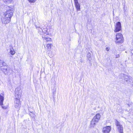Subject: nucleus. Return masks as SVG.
<instances>
[{
    "mask_svg": "<svg viewBox=\"0 0 133 133\" xmlns=\"http://www.w3.org/2000/svg\"><path fill=\"white\" fill-rule=\"evenodd\" d=\"M119 57V54L117 55L116 56V58H118Z\"/></svg>",
    "mask_w": 133,
    "mask_h": 133,
    "instance_id": "cd10ccee",
    "label": "nucleus"
},
{
    "mask_svg": "<svg viewBox=\"0 0 133 133\" xmlns=\"http://www.w3.org/2000/svg\"><path fill=\"white\" fill-rule=\"evenodd\" d=\"M75 7L77 11L80 10V5L78 1H74Z\"/></svg>",
    "mask_w": 133,
    "mask_h": 133,
    "instance_id": "9b49d317",
    "label": "nucleus"
},
{
    "mask_svg": "<svg viewBox=\"0 0 133 133\" xmlns=\"http://www.w3.org/2000/svg\"><path fill=\"white\" fill-rule=\"evenodd\" d=\"M48 55L50 58H51L54 56V54H53L52 51H50L48 53Z\"/></svg>",
    "mask_w": 133,
    "mask_h": 133,
    "instance_id": "412c9836",
    "label": "nucleus"
},
{
    "mask_svg": "<svg viewBox=\"0 0 133 133\" xmlns=\"http://www.w3.org/2000/svg\"><path fill=\"white\" fill-rule=\"evenodd\" d=\"M95 121L92 119L90 124V126L91 127H94L96 125Z\"/></svg>",
    "mask_w": 133,
    "mask_h": 133,
    "instance_id": "dca6fc26",
    "label": "nucleus"
},
{
    "mask_svg": "<svg viewBox=\"0 0 133 133\" xmlns=\"http://www.w3.org/2000/svg\"><path fill=\"white\" fill-rule=\"evenodd\" d=\"M128 105L129 107H130L132 105H133V103L131 102H129V104H128Z\"/></svg>",
    "mask_w": 133,
    "mask_h": 133,
    "instance_id": "393cba45",
    "label": "nucleus"
},
{
    "mask_svg": "<svg viewBox=\"0 0 133 133\" xmlns=\"http://www.w3.org/2000/svg\"><path fill=\"white\" fill-rule=\"evenodd\" d=\"M14 11L11 9L7 10L6 12L4 13L3 15L4 17H7L11 18L13 15Z\"/></svg>",
    "mask_w": 133,
    "mask_h": 133,
    "instance_id": "39448f33",
    "label": "nucleus"
},
{
    "mask_svg": "<svg viewBox=\"0 0 133 133\" xmlns=\"http://www.w3.org/2000/svg\"><path fill=\"white\" fill-rule=\"evenodd\" d=\"M130 80H129L128 83H129V82H130V83L133 85V78L130 77Z\"/></svg>",
    "mask_w": 133,
    "mask_h": 133,
    "instance_id": "5701e85b",
    "label": "nucleus"
},
{
    "mask_svg": "<svg viewBox=\"0 0 133 133\" xmlns=\"http://www.w3.org/2000/svg\"><path fill=\"white\" fill-rule=\"evenodd\" d=\"M80 62H81V63H82V62H83V61L82 59H81L80 60Z\"/></svg>",
    "mask_w": 133,
    "mask_h": 133,
    "instance_id": "c85d7f7f",
    "label": "nucleus"
},
{
    "mask_svg": "<svg viewBox=\"0 0 133 133\" xmlns=\"http://www.w3.org/2000/svg\"><path fill=\"white\" fill-rule=\"evenodd\" d=\"M91 54L89 52L87 54V59L89 61H90L91 60Z\"/></svg>",
    "mask_w": 133,
    "mask_h": 133,
    "instance_id": "6ab92c4d",
    "label": "nucleus"
},
{
    "mask_svg": "<svg viewBox=\"0 0 133 133\" xmlns=\"http://www.w3.org/2000/svg\"><path fill=\"white\" fill-rule=\"evenodd\" d=\"M40 29L42 30L43 32L45 34H46V35L48 34V32H47L48 29L46 28H44L43 29H42L41 28Z\"/></svg>",
    "mask_w": 133,
    "mask_h": 133,
    "instance_id": "f3484780",
    "label": "nucleus"
},
{
    "mask_svg": "<svg viewBox=\"0 0 133 133\" xmlns=\"http://www.w3.org/2000/svg\"><path fill=\"white\" fill-rule=\"evenodd\" d=\"M114 31L115 32L120 31L121 29V25L120 22H118L115 26Z\"/></svg>",
    "mask_w": 133,
    "mask_h": 133,
    "instance_id": "6e6552de",
    "label": "nucleus"
},
{
    "mask_svg": "<svg viewBox=\"0 0 133 133\" xmlns=\"http://www.w3.org/2000/svg\"><path fill=\"white\" fill-rule=\"evenodd\" d=\"M78 1V0H74V1Z\"/></svg>",
    "mask_w": 133,
    "mask_h": 133,
    "instance_id": "7c9ffc66",
    "label": "nucleus"
},
{
    "mask_svg": "<svg viewBox=\"0 0 133 133\" xmlns=\"http://www.w3.org/2000/svg\"><path fill=\"white\" fill-rule=\"evenodd\" d=\"M42 38L44 40H45L46 42L51 41V38L47 36H43Z\"/></svg>",
    "mask_w": 133,
    "mask_h": 133,
    "instance_id": "2eb2a0df",
    "label": "nucleus"
},
{
    "mask_svg": "<svg viewBox=\"0 0 133 133\" xmlns=\"http://www.w3.org/2000/svg\"><path fill=\"white\" fill-rule=\"evenodd\" d=\"M15 92L16 98L14 102V106L16 108L18 109L20 107L21 104L19 100L21 97V92L18 88L15 89Z\"/></svg>",
    "mask_w": 133,
    "mask_h": 133,
    "instance_id": "f257e3e1",
    "label": "nucleus"
},
{
    "mask_svg": "<svg viewBox=\"0 0 133 133\" xmlns=\"http://www.w3.org/2000/svg\"><path fill=\"white\" fill-rule=\"evenodd\" d=\"M35 26L37 28H40V26L39 25H36L35 24Z\"/></svg>",
    "mask_w": 133,
    "mask_h": 133,
    "instance_id": "a878e982",
    "label": "nucleus"
},
{
    "mask_svg": "<svg viewBox=\"0 0 133 133\" xmlns=\"http://www.w3.org/2000/svg\"><path fill=\"white\" fill-rule=\"evenodd\" d=\"M101 117V116L99 113L97 114L94 117L93 119L95 121V122H97Z\"/></svg>",
    "mask_w": 133,
    "mask_h": 133,
    "instance_id": "f8f14e48",
    "label": "nucleus"
},
{
    "mask_svg": "<svg viewBox=\"0 0 133 133\" xmlns=\"http://www.w3.org/2000/svg\"><path fill=\"white\" fill-rule=\"evenodd\" d=\"M29 111H30V113H31V114L30 113V114H29L33 118H35V117L36 116V115H35V114H34V112L33 111H30V110L29 109Z\"/></svg>",
    "mask_w": 133,
    "mask_h": 133,
    "instance_id": "a211bd4d",
    "label": "nucleus"
},
{
    "mask_svg": "<svg viewBox=\"0 0 133 133\" xmlns=\"http://www.w3.org/2000/svg\"><path fill=\"white\" fill-rule=\"evenodd\" d=\"M6 64V63L3 61L0 60V70H1L2 69V68H4Z\"/></svg>",
    "mask_w": 133,
    "mask_h": 133,
    "instance_id": "ddd939ff",
    "label": "nucleus"
},
{
    "mask_svg": "<svg viewBox=\"0 0 133 133\" xmlns=\"http://www.w3.org/2000/svg\"><path fill=\"white\" fill-rule=\"evenodd\" d=\"M4 97L1 95L0 94V105L1 106L2 108L4 109H5L6 108L3 105V102L4 100Z\"/></svg>",
    "mask_w": 133,
    "mask_h": 133,
    "instance_id": "9d476101",
    "label": "nucleus"
},
{
    "mask_svg": "<svg viewBox=\"0 0 133 133\" xmlns=\"http://www.w3.org/2000/svg\"><path fill=\"white\" fill-rule=\"evenodd\" d=\"M10 54L12 55H14L15 53V52L13 49L12 46V45H10Z\"/></svg>",
    "mask_w": 133,
    "mask_h": 133,
    "instance_id": "4468645a",
    "label": "nucleus"
},
{
    "mask_svg": "<svg viewBox=\"0 0 133 133\" xmlns=\"http://www.w3.org/2000/svg\"><path fill=\"white\" fill-rule=\"evenodd\" d=\"M13 0H3L4 2L6 3H11L12 2Z\"/></svg>",
    "mask_w": 133,
    "mask_h": 133,
    "instance_id": "aec40b11",
    "label": "nucleus"
},
{
    "mask_svg": "<svg viewBox=\"0 0 133 133\" xmlns=\"http://www.w3.org/2000/svg\"><path fill=\"white\" fill-rule=\"evenodd\" d=\"M1 19L2 23L6 24H8L10 22L11 18L9 17H4V15H3L1 18Z\"/></svg>",
    "mask_w": 133,
    "mask_h": 133,
    "instance_id": "0eeeda50",
    "label": "nucleus"
},
{
    "mask_svg": "<svg viewBox=\"0 0 133 133\" xmlns=\"http://www.w3.org/2000/svg\"><path fill=\"white\" fill-rule=\"evenodd\" d=\"M116 44L122 43L123 41V38L122 35L120 33L117 34L116 35Z\"/></svg>",
    "mask_w": 133,
    "mask_h": 133,
    "instance_id": "7ed1b4c3",
    "label": "nucleus"
},
{
    "mask_svg": "<svg viewBox=\"0 0 133 133\" xmlns=\"http://www.w3.org/2000/svg\"><path fill=\"white\" fill-rule=\"evenodd\" d=\"M106 49L107 51H108L109 50V48H107Z\"/></svg>",
    "mask_w": 133,
    "mask_h": 133,
    "instance_id": "bb28decb",
    "label": "nucleus"
},
{
    "mask_svg": "<svg viewBox=\"0 0 133 133\" xmlns=\"http://www.w3.org/2000/svg\"><path fill=\"white\" fill-rule=\"evenodd\" d=\"M2 71L6 75H10L12 72V71L8 65H6L4 66V68H2Z\"/></svg>",
    "mask_w": 133,
    "mask_h": 133,
    "instance_id": "f03ea898",
    "label": "nucleus"
},
{
    "mask_svg": "<svg viewBox=\"0 0 133 133\" xmlns=\"http://www.w3.org/2000/svg\"><path fill=\"white\" fill-rule=\"evenodd\" d=\"M46 47L48 49H50L51 48V44H47L46 45Z\"/></svg>",
    "mask_w": 133,
    "mask_h": 133,
    "instance_id": "4be33fe9",
    "label": "nucleus"
},
{
    "mask_svg": "<svg viewBox=\"0 0 133 133\" xmlns=\"http://www.w3.org/2000/svg\"><path fill=\"white\" fill-rule=\"evenodd\" d=\"M119 78L122 79V81L124 83L125 82V81L128 83L129 80H130V77H129L123 74H121L119 76Z\"/></svg>",
    "mask_w": 133,
    "mask_h": 133,
    "instance_id": "20e7f679",
    "label": "nucleus"
},
{
    "mask_svg": "<svg viewBox=\"0 0 133 133\" xmlns=\"http://www.w3.org/2000/svg\"><path fill=\"white\" fill-rule=\"evenodd\" d=\"M115 124L118 129L120 133H123V128L122 125L117 120L115 121Z\"/></svg>",
    "mask_w": 133,
    "mask_h": 133,
    "instance_id": "423d86ee",
    "label": "nucleus"
},
{
    "mask_svg": "<svg viewBox=\"0 0 133 133\" xmlns=\"http://www.w3.org/2000/svg\"><path fill=\"white\" fill-rule=\"evenodd\" d=\"M28 1L30 3H34L36 0H28Z\"/></svg>",
    "mask_w": 133,
    "mask_h": 133,
    "instance_id": "b1692460",
    "label": "nucleus"
},
{
    "mask_svg": "<svg viewBox=\"0 0 133 133\" xmlns=\"http://www.w3.org/2000/svg\"><path fill=\"white\" fill-rule=\"evenodd\" d=\"M111 129V128L110 126H107L103 128L102 131L103 133H109Z\"/></svg>",
    "mask_w": 133,
    "mask_h": 133,
    "instance_id": "1a4fd4ad",
    "label": "nucleus"
},
{
    "mask_svg": "<svg viewBox=\"0 0 133 133\" xmlns=\"http://www.w3.org/2000/svg\"><path fill=\"white\" fill-rule=\"evenodd\" d=\"M7 7H8V8H9V6H7V5H5V8H7Z\"/></svg>",
    "mask_w": 133,
    "mask_h": 133,
    "instance_id": "c756f323",
    "label": "nucleus"
}]
</instances>
